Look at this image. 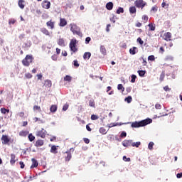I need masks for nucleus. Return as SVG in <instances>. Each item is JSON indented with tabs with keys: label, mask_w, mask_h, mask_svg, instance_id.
<instances>
[{
	"label": "nucleus",
	"mask_w": 182,
	"mask_h": 182,
	"mask_svg": "<svg viewBox=\"0 0 182 182\" xmlns=\"http://www.w3.org/2000/svg\"><path fill=\"white\" fill-rule=\"evenodd\" d=\"M150 123H153V119L146 118L141 121L132 122L131 127L138 129L139 127H144V126H147V124H150Z\"/></svg>",
	"instance_id": "1"
},
{
	"label": "nucleus",
	"mask_w": 182,
	"mask_h": 182,
	"mask_svg": "<svg viewBox=\"0 0 182 182\" xmlns=\"http://www.w3.org/2000/svg\"><path fill=\"white\" fill-rule=\"evenodd\" d=\"M70 31H71V32H73V33L74 35H77L78 36H82V33L80 32V28L78 26H77L76 24L73 23L70 25Z\"/></svg>",
	"instance_id": "2"
},
{
	"label": "nucleus",
	"mask_w": 182,
	"mask_h": 182,
	"mask_svg": "<svg viewBox=\"0 0 182 182\" xmlns=\"http://www.w3.org/2000/svg\"><path fill=\"white\" fill-rule=\"evenodd\" d=\"M33 62V56L32 55H27L22 60L23 66H29Z\"/></svg>",
	"instance_id": "3"
},
{
	"label": "nucleus",
	"mask_w": 182,
	"mask_h": 182,
	"mask_svg": "<svg viewBox=\"0 0 182 182\" xmlns=\"http://www.w3.org/2000/svg\"><path fill=\"white\" fill-rule=\"evenodd\" d=\"M134 5L136 8L143 9V8H144L146 5H147V3L143 0H136L134 1Z\"/></svg>",
	"instance_id": "4"
},
{
	"label": "nucleus",
	"mask_w": 182,
	"mask_h": 182,
	"mask_svg": "<svg viewBox=\"0 0 182 182\" xmlns=\"http://www.w3.org/2000/svg\"><path fill=\"white\" fill-rule=\"evenodd\" d=\"M77 41L76 39H72L70 42V48L72 52H77V48H76V43Z\"/></svg>",
	"instance_id": "5"
},
{
	"label": "nucleus",
	"mask_w": 182,
	"mask_h": 182,
	"mask_svg": "<svg viewBox=\"0 0 182 182\" xmlns=\"http://www.w3.org/2000/svg\"><path fill=\"white\" fill-rule=\"evenodd\" d=\"M73 151H75V149L71 148L69 151L65 152L67 154V156L65 157V161H70V159H72V153H73Z\"/></svg>",
	"instance_id": "6"
},
{
	"label": "nucleus",
	"mask_w": 182,
	"mask_h": 182,
	"mask_svg": "<svg viewBox=\"0 0 182 182\" xmlns=\"http://www.w3.org/2000/svg\"><path fill=\"white\" fill-rule=\"evenodd\" d=\"M36 136L41 137V139H45L46 137V130L42 128L41 131L37 132Z\"/></svg>",
	"instance_id": "7"
},
{
	"label": "nucleus",
	"mask_w": 182,
	"mask_h": 182,
	"mask_svg": "<svg viewBox=\"0 0 182 182\" xmlns=\"http://www.w3.org/2000/svg\"><path fill=\"white\" fill-rule=\"evenodd\" d=\"M2 144H8L11 141V138L8 135H2L1 136Z\"/></svg>",
	"instance_id": "8"
},
{
	"label": "nucleus",
	"mask_w": 182,
	"mask_h": 182,
	"mask_svg": "<svg viewBox=\"0 0 182 182\" xmlns=\"http://www.w3.org/2000/svg\"><path fill=\"white\" fill-rule=\"evenodd\" d=\"M132 143H133V140H132V139H129V140L125 139L122 141V146H124V147H129V146H132Z\"/></svg>",
	"instance_id": "9"
},
{
	"label": "nucleus",
	"mask_w": 182,
	"mask_h": 182,
	"mask_svg": "<svg viewBox=\"0 0 182 182\" xmlns=\"http://www.w3.org/2000/svg\"><path fill=\"white\" fill-rule=\"evenodd\" d=\"M42 6L44 9H49L50 8V1H48L46 0L43 1L42 3Z\"/></svg>",
	"instance_id": "10"
},
{
	"label": "nucleus",
	"mask_w": 182,
	"mask_h": 182,
	"mask_svg": "<svg viewBox=\"0 0 182 182\" xmlns=\"http://www.w3.org/2000/svg\"><path fill=\"white\" fill-rule=\"evenodd\" d=\"M31 161H32V165L31 166L30 168H35L38 166H39V163L38 162V161L36 159H35V158H33L31 159Z\"/></svg>",
	"instance_id": "11"
},
{
	"label": "nucleus",
	"mask_w": 182,
	"mask_h": 182,
	"mask_svg": "<svg viewBox=\"0 0 182 182\" xmlns=\"http://www.w3.org/2000/svg\"><path fill=\"white\" fill-rule=\"evenodd\" d=\"M100 52L104 56H106L107 55V50H106V47L105 46H100Z\"/></svg>",
	"instance_id": "12"
},
{
	"label": "nucleus",
	"mask_w": 182,
	"mask_h": 182,
	"mask_svg": "<svg viewBox=\"0 0 182 182\" xmlns=\"http://www.w3.org/2000/svg\"><path fill=\"white\" fill-rule=\"evenodd\" d=\"M164 39L165 41H167L168 42L171 41V33L167 32L164 34Z\"/></svg>",
	"instance_id": "13"
},
{
	"label": "nucleus",
	"mask_w": 182,
	"mask_h": 182,
	"mask_svg": "<svg viewBox=\"0 0 182 182\" xmlns=\"http://www.w3.org/2000/svg\"><path fill=\"white\" fill-rule=\"evenodd\" d=\"M57 111H58V105H53L50 106V112H51V113H56Z\"/></svg>",
	"instance_id": "14"
},
{
	"label": "nucleus",
	"mask_w": 182,
	"mask_h": 182,
	"mask_svg": "<svg viewBox=\"0 0 182 182\" xmlns=\"http://www.w3.org/2000/svg\"><path fill=\"white\" fill-rule=\"evenodd\" d=\"M105 8L107 9V11H112V9H113V2L109 1L107 3Z\"/></svg>",
	"instance_id": "15"
},
{
	"label": "nucleus",
	"mask_w": 182,
	"mask_h": 182,
	"mask_svg": "<svg viewBox=\"0 0 182 182\" xmlns=\"http://www.w3.org/2000/svg\"><path fill=\"white\" fill-rule=\"evenodd\" d=\"M92 56V53L90 52H85L83 55V59L89 60L90 57Z\"/></svg>",
	"instance_id": "16"
},
{
	"label": "nucleus",
	"mask_w": 182,
	"mask_h": 182,
	"mask_svg": "<svg viewBox=\"0 0 182 182\" xmlns=\"http://www.w3.org/2000/svg\"><path fill=\"white\" fill-rule=\"evenodd\" d=\"M58 147H59V146H56L55 145H53L50 149V153H53V154H56L58 153Z\"/></svg>",
	"instance_id": "17"
},
{
	"label": "nucleus",
	"mask_w": 182,
	"mask_h": 182,
	"mask_svg": "<svg viewBox=\"0 0 182 182\" xmlns=\"http://www.w3.org/2000/svg\"><path fill=\"white\" fill-rule=\"evenodd\" d=\"M16 156L14 154H11V160H10V164H11V166H14V164H15V163H16V160H15Z\"/></svg>",
	"instance_id": "18"
},
{
	"label": "nucleus",
	"mask_w": 182,
	"mask_h": 182,
	"mask_svg": "<svg viewBox=\"0 0 182 182\" xmlns=\"http://www.w3.org/2000/svg\"><path fill=\"white\" fill-rule=\"evenodd\" d=\"M58 45H59V46H63V47L66 46V44H65V39L59 38L58 41Z\"/></svg>",
	"instance_id": "19"
},
{
	"label": "nucleus",
	"mask_w": 182,
	"mask_h": 182,
	"mask_svg": "<svg viewBox=\"0 0 182 182\" xmlns=\"http://www.w3.org/2000/svg\"><path fill=\"white\" fill-rule=\"evenodd\" d=\"M68 25V21H66V19L65 18H60V26H66Z\"/></svg>",
	"instance_id": "20"
},
{
	"label": "nucleus",
	"mask_w": 182,
	"mask_h": 182,
	"mask_svg": "<svg viewBox=\"0 0 182 182\" xmlns=\"http://www.w3.org/2000/svg\"><path fill=\"white\" fill-rule=\"evenodd\" d=\"M46 25L50 29H53L55 28V23L52 22V21H49L46 23Z\"/></svg>",
	"instance_id": "21"
},
{
	"label": "nucleus",
	"mask_w": 182,
	"mask_h": 182,
	"mask_svg": "<svg viewBox=\"0 0 182 182\" xmlns=\"http://www.w3.org/2000/svg\"><path fill=\"white\" fill-rule=\"evenodd\" d=\"M43 144V140L38 139L36 141L35 146H36V147H41V146H42Z\"/></svg>",
	"instance_id": "22"
},
{
	"label": "nucleus",
	"mask_w": 182,
	"mask_h": 182,
	"mask_svg": "<svg viewBox=\"0 0 182 182\" xmlns=\"http://www.w3.org/2000/svg\"><path fill=\"white\" fill-rule=\"evenodd\" d=\"M137 72L140 77H144V75H146V70H139Z\"/></svg>",
	"instance_id": "23"
},
{
	"label": "nucleus",
	"mask_w": 182,
	"mask_h": 182,
	"mask_svg": "<svg viewBox=\"0 0 182 182\" xmlns=\"http://www.w3.org/2000/svg\"><path fill=\"white\" fill-rule=\"evenodd\" d=\"M0 112L1 113H2V114H8V113H9V109L5 107H3V108H1Z\"/></svg>",
	"instance_id": "24"
},
{
	"label": "nucleus",
	"mask_w": 182,
	"mask_h": 182,
	"mask_svg": "<svg viewBox=\"0 0 182 182\" xmlns=\"http://www.w3.org/2000/svg\"><path fill=\"white\" fill-rule=\"evenodd\" d=\"M132 100H133V98L130 95L124 98V102H126L128 104L132 103Z\"/></svg>",
	"instance_id": "25"
},
{
	"label": "nucleus",
	"mask_w": 182,
	"mask_h": 182,
	"mask_svg": "<svg viewBox=\"0 0 182 182\" xmlns=\"http://www.w3.org/2000/svg\"><path fill=\"white\" fill-rule=\"evenodd\" d=\"M124 9H123V7H119L117 9L116 14H117L118 15H120V14H124Z\"/></svg>",
	"instance_id": "26"
},
{
	"label": "nucleus",
	"mask_w": 182,
	"mask_h": 182,
	"mask_svg": "<svg viewBox=\"0 0 182 182\" xmlns=\"http://www.w3.org/2000/svg\"><path fill=\"white\" fill-rule=\"evenodd\" d=\"M137 12V10L136 9V6H131L129 8V14H136Z\"/></svg>",
	"instance_id": "27"
},
{
	"label": "nucleus",
	"mask_w": 182,
	"mask_h": 182,
	"mask_svg": "<svg viewBox=\"0 0 182 182\" xmlns=\"http://www.w3.org/2000/svg\"><path fill=\"white\" fill-rule=\"evenodd\" d=\"M136 50H137L136 47H133L129 49V53L130 55H136Z\"/></svg>",
	"instance_id": "28"
},
{
	"label": "nucleus",
	"mask_w": 182,
	"mask_h": 182,
	"mask_svg": "<svg viewBox=\"0 0 182 182\" xmlns=\"http://www.w3.org/2000/svg\"><path fill=\"white\" fill-rule=\"evenodd\" d=\"M41 32L47 36H49V31L46 28H41Z\"/></svg>",
	"instance_id": "29"
},
{
	"label": "nucleus",
	"mask_w": 182,
	"mask_h": 182,
	"mask_svg": "<svg viewBox=\"0 0 182 182\" xmlns=\"http://www.w3.org/2000/svg\"><path fill=\"white\" fill-rule=\"evenodd\" d=\"M29 132H28L27 131H21L19 132V136H21L22 137H26V136H28Z\"/></svg>",
	"instance_id": "30"
},
{
	"label": "nucleus",
	"mask_w": 182,
	"mask_h": 182,
	"mask_svg": "<svg viewBox=\"0 0 182 182\" xmlns=\"http://www.w3.org/2000/svg\"><path fill=\"white\" fill-rule=\"evenodd\" d=\"M25 1L23 0H18V6L21 9H23L25 8V5L23 4Z\"/></svg>",
	"instance_id": "31"
},
{
	"label": "nucleus",
	"mask_w": 182,
	"mask_h": 182,
	"mask_svg": "<svg viewBox=\"0 0 182 182\" xmlns=\"http://www.w3.org/2000/svg\"><path fill=\"white\" fill-rule=\"evenodd\" d=\"M44 85L47 87H52V81H50V80H46L45 81V84Z\"/></svg>",
	"instance_id": "32"
},
{
	"label": "nucleus",
	"mask_w": 182,
	"mask_h": 182,
	"mask_svg": "<svg viewBox=\"0 0 182 182\" xmlns=\"http://www.w3.org/2000/svg\"><path fill=\"white\" fill-rule=\"evenodd\" d=\"M89 106L90 107H94V109L96 107V103H95V100H90L89 101Z\"/></svg>",
	"instance_id": "33"
},
{
	"label": "nucleus",
	"mask_w": 182,
	"mask_h": 182,
	"mask_svg": "<svg viewBox=\"0 0 182 182\" xmlns=\"http://www.w3.org/2000/svg\"><path fill=\"white\" fill-rule=\"evenodd\" d=\"M148 26L149 28V31H156V24L149 23Z\"/></svg>",
	"instance_id": "34"
},
{
	"label": "nucleus",
	"mask_w": 182,
	"mask_h": 182,
	"mask_svg": "<svg viewBox=\"0 0 182 182\" xmlns=\"http://www.w3.org/2000/svg\"><path fill=\"white\" fill-rule=\"evenodd\" d=\"M140 144H141V142L136 141V142H132V147L139 148L140 146Z\"/></svg>",
	"instance_id": "35"
},
{
	"label": "nucleus",
	"mask_w": 182,
	"mask_h": 182,
	"mask_svg": "<svg viewBox=\"0 0 182 182\" xmlns=\"http://www.w3.org/2000/svg\"><path fill=\"white\" fill-rule=\"evenodd\" d=\"M65 82H72V77L70 75H65L64 77Z\"/></svg>",
	"instance_id": "36"
},
{
	"label": "nucleus",
	"mask_w": 182,
	"mask_h": 182,
	"mask_svg": "<svg viewBox=\"0 0 182 182\" xmlns=\"http://www.w3.org/2000/svg\"><path fill=\"white\" fill-rule=\"evenodd\" d=\"M136 79H137V76L136 75H132L131 76V83H134L136 82Z\"/></svg>",
	"instance_id": "37"
},
{
	"label": "nucleus",
	"mask_w": 182,
	"mask_h": 182,
	"mask_svg": "<svg viewBox=\"0 0 182 182\" xmlns=\"http://www.w3.org/2000/svg\"><path fill=\"white\" fill-rule=\"evenodd\" d=\"M28 137L29 141H33V140H35V136H33L32 134H29Z\"/></svg>",
	"instance_id": "38"
},
{
	"label": "nucleus",
	"mask_w": 182,
	"mask_h": 182,
	"mask_svg": "<svg viewBox=\"0 0 182 182\" xmlns=\"http://www.w3.org/2000/svg\"><path fill=\"white\" fill-rule=\"evenodd\" d=\"M100 133H101L102 134H106L107 132H106V129H105L104 127H101L100 128Z\"/></svg>",
	"instance_id": "39"
},
{
	"label": "nucleus",
	"mask_w": 182,
	"mask_h": 182,
	"mask_svg": "<svg viewBox=\"0 0 182 182\" xmlns=\"http://www.w3.org/2000/svg\"><path fill=\"white\" fill-rule=\"evenodd\" d=\"M118 90H122V92H124V87H123V85L119 84L117 85Z\"/></svg>",
	"instance_id": "40"
},
{
	"label": "nucleus",
	"mask_w": 182,
	"mask_h": 182,
	"mask_svg": "<svg viewBox=\"0 0 182 182\" xmlns=\"http://www.w3.org/2000/svg\"><path fill=\"white\" fill-rule=\"evenodd\" d=\"M69 109V104L66 103L63 107V112H66Z\"/></svg>",
	"instance_id": "41"
},
{
	"label": "nucleus",
	"mask_w": 182,
	"mask_h": 182,
	"mask_svg": "<svg viewBox=\"0 0 182 182\" xmlns=\"http://www.w3.org/2000/svg\"><path fill=\"white\" fill-rule=\"evenodd\" d=\"M148 60H150L151 62H154V60H156V58L154 55H149L148 57Z\"/></svg>",
	"instance_id": "42"
},
{
	"label": "nucleus",
	"mask_w": 182,
	"mask_h": 182,
	"mask_svg": "<svg viewBox=\"0 0 182 182\" xmlns=\"http://www.w3.org/2000/svg\"><path fill=\"white\" fill-rule=\"evenodd\" d=\"M136 42L139 43V45H143L144 43V41H143V40L140 37L137 38Z\"/></svg>",
	"instance_id": "43"
},
{
	"label": "nucleus",
	"mask_w": 182,
	"mask_h": 182,
	"mask_svg": "<svg viewBox=\"0 0 182 182\" xmlns=\"http://www.w3.org/2000/svg\"><path fill=\"white\" fill-rule=\"evenodd\" d=\"M154 146V142H149V145H148V149L149 150H153V146Z\"/></svg>",
	"instance_id": "44"
},
{
	"label": "nucleus",
	"mask_w": 182,
	"mask_h": 182,
	"mask_svg": "<svg viewBox=\"0 0 182 182\" xmlns=\"http://www.w3.org/2000/svg\"><path fill=\"white\" fill-rule=\"evenodd\" d=\"M127 136V133H126V132L123 131L121 134H120V137L122 139H124V137H126Z\"/></svg>",
	"instance_id": "45"
},
{
	"label": "nucleus",
	"mask_w": 182,
	"mask_h": 182,
	"mask_svg": "<svg viewBox=\"0 0 182 182\" xmlns=\"http://www.w3.org/2000/svg\"><path fill=\"white\" fill-rule=\"evenodd\" d=\"M97 119H99V116L96 114L91 115V120H97Z\"/></svg>",
	"instance_id": "46"
},
{
	"label": "nucleus",
	"mask_w": 182,
	"mask_h": 182,
	"mask_svg": "<svg viewBox=\"0 0 182 182\" xmlns=\"http://www.w3.org/2000/svg\"><path fill=\"white\" fill-rule=\"evenodd\" d=\"M73 65H74L75 68H79V66H80V64H79V63L77 62V60H75L73 61Z\"/></svg>",
	"instance_id": "47"
},
{
	"label": "nucleus",
	"mask_w": 182,
	"mask_h": 182,
	"mask_svg": "<svg viewBox=\"0 0 182 182\" xmlns=\"http://www.w3.org/2000/svg\"><path fill=\"white\" fill-rule=\"evenodd\" d=\"M15 22H16V20L14 19V18H11L9 21V25H14L15 23Z\"/></svg>",
	"instance_id": "48"
},
{
	"label": "nucleus",
	"mask_w": 182,
	"mask_h": 182,
	"mask_svg": "<svg viewBox=\"0 0 182 182\" xmlns=\"http://www.w3.org/2000/svg\"><path fill=\"white\" fill-rule=\"evenodd\" d=\"M25 77L27 78V79H32V74L29 73H27L25 74Z\"/></svg>",
	"instance_id": "49"
},
{
	"label": "nucleus",
	"mask_w": 182,
	"mask_h": 182,
	"mask_svg": "<svg viewBox=\"0 0 182 182\" xmlns=\"http://www.w3.org/2000/svg\"><path fill=\"white\" fill-rule=\"evenodd\" d=\"M33 110H38V112H41V107H39L38 105H35L33 107Z\"/></svg>",
	"instance_id": "50"
},
{
	"label": "nucleus",
	"mask_w": 182,
	"mask_h": 182,
	"mask_svg": "<svg viewBox=\"0 0 182 182\" xmlns=\"http://www.w3.org/2000/svg\"><path fill=\"white\" fill-rule=\"evenodd\" d=\"M142 19L145 21V22H147L149 21V16H147L146 15H144L142 16Z\"/></svg>",
	"instance_id": "51"
},
{
	"label": "nucleus",
	"mask_w": 182,
	"mask_h": 182,
	"mask_svg": "<svg viewBox=\"0 0 182 182\" xmlns=\"http://www.w3.org/2000/svg\"><path fill=\"white\" fill-rule=\"evenodd\" d=\"M117 124H114V123H111V124H108V127L109 129L112 128V127H114Z\"/></svg>",
	"instance_id": "52"
},
{
	"label": "nucleus",
	"mask_w": 182,
	"mask_h": 182,
	"mask_svg": "<svg viewBox=\"0 0 182 182\" xmlns=\"http://www.w3.org/2000/svg\"><path fill=\"white\" fill-rule=\"evenodd\" d=\"M90 41H92V38H90V37H87L85 38V43H86V45H87V43H89L90 42Z\"/></svg>",
	"instance_id": "53"
},
{
	"label": "nucleus",
	"mask_w": 182,
	"mask_h": 182,
	"mask_svg": "<svg viewBox=\"0 0 182 182\" xmlns=\"http://www.w3.org/2000/svg\"><path fill=\"white\" fill-rule=\"evenodd\" d=\"M83 140L86 144H89V143H90V140L87 138H84Z\"/></svg>",
	"instance_id": "54"
},
{
	"label": "nucleus",
	"mask_w": 182,
	"mask_h": 182,
	"mask_svg": "<svg viewBox=\"0 0 182 182\" xmlns=\"http://www.w3.org/2000/svg\"><path fill=\"white\" fill-rule=\"evenodd\" d=\"M26 48H31L32 46V42L28 41L27 43L25 44Z\"/></svg>",
	"instance_id": "55"
},
{
	"label": "nucleus",
	"mask_w": 182,
	"mask_h": 182,
	"mask_svg": "<svg viewBox=\"0 0 182 182\" xmlns=\"http://www.w3.org/2000/svg\"><path fill=\"white\" fill-rule=\"evenodd\" d=\"M19 164L21 166V168H25V164H23V161H20Z\"/></svg>",
	"instance_id": "56"
},
{
	"label": "nucleus",
	"mask_w": 182,
	"mask_h": 182,
	"mask_svg": "<svg viewBox=\"0 0 182 182\" xmlns=\"http://www.w3.org/2000/svg\"><path fill=\"white\" fill-rule=\"evenodd\" d=\"M123 160H124V161H130V158H127V156H124Z\"/></svg>",
	"instance_id": "57"
},
{
	"label": "nucleus",
	"mask_w": 182,
	"mask_h": 182,
	"mask_svg": "<svg viewBox=\"0 0 182 182\" xmlns=\"http://www.w3.org/2000/svg\"><path fill=\"white\" fill-rule=\"evenodd\" d=\"M164 77H165V75H164V74H161V75H160V78H159V80H161V82H163V80H164Z\"/></svg>",
	"instance_id": "58"
},
{
	"label": "nucleus",
	"mask_w": 182,
	"mask_h": 182,
	"mask_svg": "<svg viewBox=\"0 0 182 182\" xmlns=\"http://www.w3.org/2000/svg\"><path fill=\"white\" fill-rule=\"evenodd\" d=\"M153 12H157V6H154L151 8V10Z\"/></svg>",
	"instance_id": "59"
},
{
	"label": "nucleus",
	"mask_w": 182,
	"mask_h": 182,
	"mask_svg": "<svg viewBox=\"0 0 182 182\" xmlns=\"http://www.w3.org/2000/svg\"><path fill=\"white\" fill-rule=\"evenodd\" d=\"M110 24H107V28H106V32H110Z\"/></svg>",
	"instance_id": "60"
},
{
	"label": "nucleus",
	"mask_w": 182,
	"mask_h": 182,
	"mask_svg": "<svg viewBox=\"0 0 182 182\" xmlns=\"http://www.w3.org/2000/svg\"><path fill=\"white\" fill-rule=\"evenodd\" d=\"M155 109H161V105L159 103L156 104Z\"/></svg>",
	"instance_id": "61"
},
{
	"label": "nucleus",
	"mask_w": 182,
	"mask_h": 182,
	"mask_svg": "<svg viewBox=\"0 0 182 182\" xmlns=\"http://www.w3.org/2000/svg\"><path fill=\"white\" fill-rule=\"evenodd\" d=\"M164 90H165V92H168L170 91V88L168 87V86H165L164 87Z\"/></svg>",
	"instance_id": "62"
},
{
	"label": "nucleus",
	"mask_w": 182,
	"mask_h": 182,
	"mask_svg": "<svg viewBox=\"0 0 182 182\" xmlns=\"http://www.w3.org/2000/svg\"><path fill=\"white\" fill-rule=\"evenodd\" d=\"M173 58L171 55H168L166 57V60H173Z\"/></svg>",
	"instance_id": "63"
},
{
	"label": "nucleus",
	"mask_w": 182,
	"mask_h": 182,
	"mask_svg": "<svg viewBox=\"0 0 182 182\" xmlns=\"http://www.w3.org/2000/svg\"><path fill=\"white\" fill-rule=\"evenodd\" d=\"M176 177H177V178H182V172L177 173Z\"/></svg>",
	"instance_id": "64"
}]
</instances>
